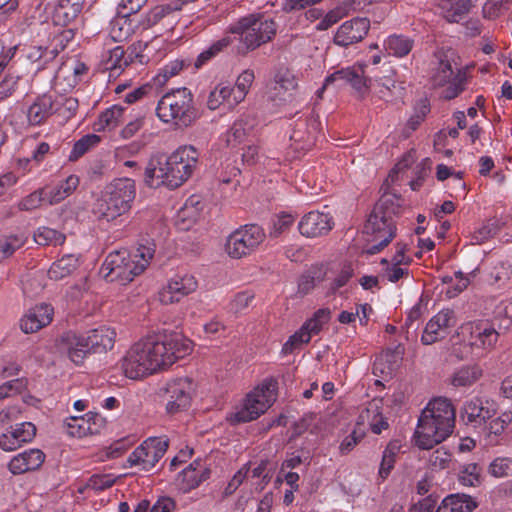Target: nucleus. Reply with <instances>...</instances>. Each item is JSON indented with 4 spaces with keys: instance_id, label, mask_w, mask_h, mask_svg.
Instances as JSON below:
<instances>
[{
    "instance_id": "nucleus-1",
    "label": "nucleus",
    "mask_w": 512,
    "mask_h": 512,
    "mask_svg": "<svg viewBox=\"0 0 512 512\" xmlns=\"http://www.w3.org/2000/svg\"><path fill=\"white\" fill-rule=\"evenodd\" d=\"M192 341L170 332L140 339L127 351L122 362L126 377L139 379L166 370L192 352Z\"/></svg>"
},
{
    "instance_id": "nucleus-2",
    "label": "nucleus",
    "mask_w": 512,
    "mask_h": 512,
    "mask_svg": "<svg viewBox=\"0 0 512 512\" xmlns=\"http://www.w3.org/2000/svg\"><path fill=\"white\" fill-rule=\"evenodd\" d=\"M199 158L200 152L192 145H182L167 157L152 158L145 169V183L154 188H178L192 176Z\"/></svg>"
},
{
    "instance_id": "nucleus-3",
    "label": "nucleus",
    "mask_w": 512,
    "mask_h": 512,
    "mask_svg": "<svg viewBox=\"0 0 512 512\" xmlns=\"http://www.w3.org/2000/svg\"><path fill=\"white\" fill-rule=\"evenodd\" d=\"M455 424V409L447 398L431 400L422 411L414 433L415 444L421 449H431L444 441Z\"/></svg>"
},
{
    "instance_id": "nucleus-4",
    "label": "nucleus",
    "mask_w": 512,
    "mask_h": 512,
    "mask_svg": "<svg viewBox=\"0 0 512 512\" xmlns=\"http://www.w3.org/2000/svg\"><path fill=\"white\" fill-rule=\"evenodd\" d=\"M400 198L396 195H384L375 205L365 225L364 233L370 236L367 253L377 254L395 237L396 226L393 216L400 213Z\"/></svg>"
},
{
    "instance_id": "nucleus-5",
    "label": "nucleus",
    "mask_w": 512,
    "mask_h": 512,
    "mask_svg": "<svg viewBox=\"0 0 512 512\" xmlns=\"http://www.w3.org/2000/svg\"><path fill=\"white\" fill-rule=\"evenodd\" d=\"M154 253V244L139 245L134 252L127 250L111 252L102 264L101 273L107 281L125 285L148 267Z\"/></svg>"
},
{
    "instance_id": "nucleus-6",
    "label": "nucleus",
    "mask_w": 512,
    "mask_h": 512,
    "mask_svg": "<svg viewBox=\"0 0 512 512\" xmlns=\"http://www.w3.org/2000/svg\"><path fill=\"white\" fill-rule=\"evenodd\" d=\"M136 185L130 178H118L109 183L93 204L92 212L99 220L114 222L132 208Z\"/></svg>"
},
{
    "instance_id": "nucleus-7",
    "label": "nucleus",
    "mask_w": 512,
    "mask_h": 512,
    "mask_svg": "<svg viewBox=\"0 0 512 512\" xmlns=\"http://www.w3.org/2000/svg\"><path fill=\"white\" fill-rule=\"evenodd\" d=\"M155 110L161 122L173 124L179 128L191 126L198 118L194 96L186 87L172 89L165 93L158 101Z\"/></svg>"
},
{
    "instance_id": "nucleus-8",
    "label": "nucleus",
    "mask_w": 512,
    "mask_h": 512,
    "mask_svg": "<svg viewBox=\"0 0 512 512\" xmlns=\"http://www.w3.org/2000/svg\"><path fill=\"white\" fill-rule=\"evenodd\" d=\"M276 382L265 380L249 392L243 401L229 412L226 420L231 425L246 423L256 420L275 401Z\"/></svg>"
},
{
    "instance_id": "nucleus-9",
    "label": "nucleus",
    "mask_w": 512,
    "mask_h": 512,
    "mask_svg": "<svg viewBox=\"0 0 512 512\" xmlns=\"http://www.w3.org/2000/svg\"><path fill=\"white\" fill-rule=\"evenodd\" d=\"M276 31L275 21L260 14L242 17L229 27V32L239 35L241 42L250 50L271 41Z\"/></svg>"
},
{
    "instance_id": "nucleus-10",
    "label": "nucleus",
    "mask_w": 512,
    "mask_h": 512,
    "mask_svg": "<svg viewBox=\"0 0 512 512\" xmlns=\"http://www.w3.org/2000/svg\"><path fill=\"white\" fill-rule=\"evenodd\" d=\"M430 82L433 88H442L441 97L443 99H455L466 89L467 69L453 66L452 61L443 55L432 69Z\"/></svg>"
},
{
    "instance_id": "nucleus-11",
    "label": "nucleus",
    "mask_w": 512,
    "mask_h": 512,
    "mask_svg": "<svg viewBox=\"0 0 512 512\" xmlns=\"http://www.w3.org/2000/svg\"><path fill=\"white\" fill-rule=\"evenodd\" d=\"M22 116L11 115L9 123L12 126L36 128L46 125L56 114L54 96L51 93H41L27 100L22 107Z\"/></svg>"
},
{
    "instance_id": "nucleus-12",
    "label": "nucleus",
    "mask_w": 512,
    "mask_h": 512,
    "mask_svg": "<svg viewBox=\"0 0 512 512\" xmlns=\"http://www.w3.org/2000/svg\"><path fill=\"white\" fill-rule=\"evenodd\" d=\"M264 230L256 224L244 225L233 231L226 239L225 251L233 259L252 254L264 241Z\"/></svg>"
},
{
    "instance_id": "nucleus-13",
    "label": "nucleus",
    "mask_w": 512,
    "mask_h": 512,
    "mask_svg": "<svg viewBox=\"0 0 512 512\" xmlns=\"http://www.w3.org/2000/svg\"><path fill=\"white\" fill-rule=\"evenodd\" d=\"M331 319V310L329 308H320L314 312L312 317L307 319L298 331L291 335L282 347L284 354H291L302 344L310 342L313 336L318 335L325 324Z\"/></svg>"
},
{
    "instance_id": "nucleus-14",
    "label": "nucleus",
    "mask_w": 512,
    "mask_h": 512,
    "mask_svg": "<svg viewBox=\"0 0 512 512\" xmlns=\"http://www.w3.org/2000/svg\"><path fill=\"white\" fill-rule=\"evenodd\" d=\"M168 448L167 440L150 437L138 446L128 457L131 467L149 471L164 456Z\"/></svg>"
},
{
    "instance_id": "nucleus-15",
    "label": "nucleus",
    "mask_w": 512,
    "mask_h": 512,
    "mask_svg": "<svg viewBox=\"0 0 512 512\" xmlns=\"http://www.w3.org/2000/svg\"><path fill=\"white\" fill-rule=\"evenodd\" d=\"M194 385L189 378H176L166 385V410L175 414L187 409L192 400Z\"/></svg>"
},
{
    "instance_id": "nucleus-16",
    "label": "nucleus",
    "mask_w": 512,
    "mask_h": 512,
    "mask_svg": "<svg viewBox=\"0 0 512 512\" xmlns=\"http://www.w3.org/2000/svg\"><path fill=\"white\" fill-rule=\"evenodd\" d=\"M368 79L365 77L364 69L361 65H355L345 69L338 70L326 77L321 89L318 90L319 96L331 84L337 83L339 87L350 85L360 97L368 92Z\"/></svg>"
},
{
    "instance_id": "nucleus-17",
    "label": "nucleus",
    "mask_w": 512,
    "mask_h": 512,
    "mask_svg": "<svg viewBox=\"0 0 512 512\" xmlns=\"http://www.w3.org/2000/svg\"><path fill=\"white\" fill-rule=\"evenodd\" d=\"M87 72L88 67L85 63L76 59H68L60 65L53 75L55 90L60 93L70 92L82 81Z\"/></svg>"
},
{
    "instance_id": "nucleus-18",
    "label": "nucleus",
    "mask_w": 512,
    "mask_h": 512,
    "mask_svg": "<svg viewBox=\"0 0 512 512\" xmlns=\"http://www.w3.org/2000/svg\"><path fill=\"white\" fill-rule=\"evenodd\" d=\"M197 280L191 274H176L159 291V301L164 305L179 302L197 288Z\"/></svg>"
},
{
    "instance_id": "nucleus-19",
    "label": "nucleus",
    "mask_w": 512,
    "mask_h": 512,
    "mask_svg": "<svg viewBox=\"0 0 512 512\" xmlns=\"http://www.w3.org/2000/svg\"><path fill=\"white\" fill-rule=\"evenodd\" d=\"M370 29V21L365 17H355L342 23L336 30L333 42L347 48L361 42Z\"/></svg>"
},
{
    "instance_id": "nucleus-20",
    "label": "nucleus",
    "mask_w": 512,
    "mask_h": 512,
    "mask_svg": "<svg viewBox=\"0 0 512 512\" xmlns=\"http://www.w3.org/2000/svg\"><path fill=\"white\" fill-rule=\"evenodd\" d=\"M461 330L463 335L469 334L467 341L471 347L483 350L493 349L499 338L496 329L485 321L469 322L463 325Z\"/></svg>"
},
{
    "instance_id": "nucleus-21",
    "label": "nucleus",
    "mask_w": 512,
    "mask_h": 512,
    "mask_svg": "<svg viewBox=\"0 0 512 512\" xmlns=\"http://www.w3.org/2000/svg\"><path fill=\"white\" fill-rule=\"evenodd\" d=\"M334 226L333 217L328 212L318 210L306 213L298 223L301 235L316 238L328 234Z\"/></svg>"
},
{
    "instance_id": "nucleus-22",
    "label": "nucleus",
    "mask_w": 512,
    "mask_h": 512,
    "mask_svg": "<svg viewBox=\"0 0 512 512\" xmlns=\"http://www.w3.org/2000/svg\"><path fill=\"white\" fill-rule=\"evenodd\" d=\"M103 425L104 419L98 413L88 412L84 416L66 418L63 428L69 436L82 438L99 433Z\"/></svg>"
},
{
    "instance_id": "nucleus-23",
    "label": "nucleus",
    "mask_w": 512,
    "mask_h": 512,
    "mask_svg": "<svg viewBox=\"0 0 512 512\" xmlns=\"http://www.w3.org/2000/svg\"><path fill=\"white\" fill-rule=\"evenodd\" d=\"M495 414V403L480 397H474L467 401L462 411L463 419L473 427L486 424Z\"/></svg>"
},
{
    "instance_id": "nucleus-24",
    "label": "nucleus",
    "mask_w": 512,
    "mask_h": 512,
    "mask_svg": "<svg viewBox=\"0 0 512 512\" xmlns=\"http://www.w3.org/2000/svg\"><path fill=\"white\" fill-rule=\"evenodd\" d=\"M455 324L454 311L442 309L434 315L426 324L421 342L424 345H431L445 337L448 328Z\"/></svg>"
},
{
    "instance_id": "nucleus-25",
    "label": "nucleus",
    "mask_w": 512,
    "mask_h": 512,
    "mask_svg": "<svg viewBox=\"0 0 512 512\" xmlns=\"http://www.w3.org/2000/svg\"><path fill=\"white\" fill-rule=\"evenodd\" d=\"M62 348L75 365H82L86 358L94 354L84 333L68 332L62 336Z\"/></svg>"
},
{
    "instance_id": "nucleus-26",
    "label": "nucleus",
    "mask_w": 512,
    "mask_h": 512,
    "mask_svg": "<svg viewBox=\"0 0 512 512\" xmlns=\"http://www.w3.org/2000/svg\"><path fill=\"white\" fill-rule=\"evenodd\" d=\"M258 120L255 115L243 114L234 121L230 129L225 133V141L228 147H236L248 137L255 135Z\"/></svg>"
},
{
    "instance_id": "nucleus-27",
    "label": "nucleus",
    "mask_w": 512,
    "mask_h": 512,
    "mask_svg": "<svg viewBox=\"0 0 512 512\" xmlns=\"http://www.w3.org/2000/svg\"><path fill=\"white\" fill-rule=\"evenodd\" d=\"M54 309L50 304L41 303L32 307L20 320L21 330L34 333L51 323Z\"/></svg>"
},
{
    "instance_id": "nucleus-28",
    "label": "nucleus",
    "mask_w": 512,
    "mask_h": 512,
    "mask_svg": "<svg viewBox=\"0 0 512 512\" xmlns=\"http://www.w3.org/2000/svg\"><path fill=\"white\" fill-rule=\"evenodd\" d=\"M35 435V425L31 422H22L0 435V448L4 451H14L23 444L31 442Z\"/></svg>"
},
{
    "instance_id": "nucleus-29",
    "label": "nucleus",
    "mask_w": 512,
    "mask_h": 512,
    "mask_svg": "<svg viewBox=\"0 0 512 512\" xmlns=\"http://www.w3.org/2000/svg\"><path fill=\"white\" fill-rule=\"evenodd\" d=\"M45 454L39 449H27L15 455L8 463V470L13 475H20L37 470L44 463Z\"/></svg>"
},
{
    "instance_id": "nucleus-30",
    "label": "nucleus",
    "mask_w": 512,
    "mask_h": 512,
    "mask_svg": "<svg viewBox=\"0 0 512 512\" xmlns=\"http://www.w3.org/2000/svg\"><path fill=\"white\" fill-rule=\"evenodd\" d=\"M484 374L481 365L477 363L464 364L457 367L449 377V383L457 389H468L476 384Z\"/></svg>"
},
{
    "instance_id": "nucleus-31",
    "label": "nucleus",
    "mask_w": 512,
    "mask_h": 512,
    "mask_svg": "<svg viewBox=\"0 0 512 512\" xmlns=\"http://www.w3.org/2000/svg\"><path fill=\"white\" fill-rule=\"evenodd\" d=\"M210 477V470L202 467L198 461L190 463L177 477L178 485L184 492L197 488Z\"/></svg>"
},
{
    "instance_id": "nucleus-32",
    "label": "nucleus",
    "mask_w": 512,
    "mask_h": 512,
    "mask_svg": "<svg viewBox=\"0 0 512 512\" xmlns=\"http://www.w3.org/2000/svg\"><path fill=\"white\" fill-rule=\"evenodd\" d=\"M94 354L106 353L114 347L116 331L107 326H100L85 332Z\"/></svg>"
},
{
    "instance_id": "nucleus-33",
    "label": "nucleus",
    "mask_w": 512,
    "mask_h": 512,
    "mask_svg": "<svg viewBox=\"0 0 512 512\" xmlns=\"http://www.w3.org/2000/svg\"><path fill=\"white\" fill-rule=\"evenodd\" d=\"M126 108L112 105L102 111L93 123L95 132H111L125 120Z\"/></svg>"
},
{
    "instance_id": "nucleus-34",
    "label": "nucleus",
    "mask_w": 512,
    "mask_h": 512,
    "mask_svg": "<svg viewBox=\"0 0 512 512\" xmlns=\"http://www.w3.org/2000/svg\"><path fill=\"white\" fill-rule=\"evenodd\" d=\"M297 82L293 74L285 69L279 70L274 76V86L270 89V98L274 101L285 102L295 90Z\"/></svg>"
},
{
    "instance_id": "nucleus-35",
    "label": "nucleus",
    "mask_w": 512,
    "mask_h": 512,
    "mask_svg": "<svg viewBox=\"0 0 512 512\" xmlns=\"http://www.w3.org/2000/svg\"><path fill=\"white\" fill-rule=\"evenodd\" d=\"M476 507L471 496L457 493L445 497L436 512H472Z\"/></svg>"
},
{
    "instance_id": "nucleus-36",
    "label": "nucleus",
    "mask_w": 512,
    "mask_h": 512,
    "mask_svg": "<svg viewBox=\"0 0 512 512\" xmlns=\"http://www.w3.org/2000/svg\"><path fill=\"white\" fill-rule=\"evenodd\" d=\"M79 185V177L77 175H69L65 180L59 184L45 188L47 192V203L49 205L57 204L70 196Z\"/></svg>"
},
{
    "instance_id": "nucleus-37",
    "label": "nucleus",
    "mask_w": 512,
    "mask_h": 512,
    "mask_svg": "<svg viewBox=\"0 0 512 512\" xmlns=\"http://www.w3.org/2000/svg\"><path fill=\"white\" fill-rule=\"evenodd\" d=\"M383 46L388 55L403 58L412 51L414 40L405 35L393 34L385 39Z\"/></svg>"
},
{
    "instance_id": "nucleus-38",
    "label": "nucleus",
    "mask_w": 512,
    "mask_h": 512,
    "mask_svg": "<svg viewBox=\"0 0 512 512\" xmlns=\"http://www.w3.org/2000/svg\"><path fill=\"white\" fill-rule=\"evenodd\" d=\"M471 0H441L440 14L448 22H459L470 8Z\"/></svg>"
},
{
    "instance_id": "nucleus-39",
    "label": "nucleus",
    "mask_w": 512,
    "mask_h": 512,
    "mask_svg": "<svg viewBox=\"0 0 512 512\" xmlns=\"http://www.w3.org/2000/svg\"><path fill=\"white\" fill-rule=\"evenodd\" d=\"M78 267V257L73 254L62 256L53 262L48 270V277L52 280H61L69 276Z\"/></svg>"
},
{
    "instance_id": "nucleus-40",
    "label": "nucleus",
    "mask_w": 512,
    "mask_h": 512,
    "mask_svg": "<svg viewBox=\"0 0 512 512\" xmlns=\"http://www.w3.org/2000/svg\"><path fill=\"white\" fill-rule=\"evenodd\" d=\"M231 85L221 82L210 91L207 98V107L210 110L218 109L222 104L226 103L229 107H235L232 101Z\"/></svg>"
},
{
    "instance_id": "nucleus-41",
    "label": "nucleus",
    "mask_w": 512,
    "mask_h": 512,
    "mask_svg": "<svg viewBox=\"0 0 512 512\" xmlns=\"http://www.w3.org/2000/svg\"><path fill=\"white\" fill-rule=\"evenodd\" d=\"M129 64L125 57L123 47L116 46L108 52V56L103 60V69L110 72V76L119 75Z\"/></svg>"
},
{
    "instance_id": "nucleus-42",
    "label": "nucleus",
    "mask_w": 512,
    "mask_h": 512,
    "mask_svg": "<svg viewBox=\"0 0 512 512\" xmlns=\"http://www.w3.org/2000/svg\"><path fill=\"white\" fill-rule=\"evenodd\" d=\"M400 450V441L392 440L388 443L385 450L383 451L382 460L378 471L379 478L382 481L389 476L390 472L394 468L396 457L399 454Z\"/></svg>"
},
{
    "instance_id": "nucleus-43",
    "label": "nucleus",
    "mask_w": 512,
    "mask_h": 512,
    "mask_svg": "<svg viewBox=\"0 0 512 512\" xmlns=\"http://www.w3.org/2000/svg\"><path fill=\"white\" fill-rule=\"evenodd\" d=\"M255 79L254 71L244 70L236 79L235 86L231 87L234 105L240 104L246 98Z\"/></svg>"
},
{
    "instance_id": "nucleus-44",
    "label": "nucleus",
    "mask_w": 512,
    "mask_h": 512,
    "mask_svg": "<svg viewBox=\"0 0 512 512\" xmlns=\"http://www.w3.org/2000/svg\"><path fill=\"white\" fill-rule=\"evenodd\" d=\"M27 241L24 233L9 234L0 236V260L12 256L22 248Z\"/></svg>"
},
{
    "instance_id": "nucleus-45",
    "label": "nucleus",
    "mask_w": 512,
    "mask_h": 512,
    "mask_svg": "<svg viewBox=\"0 0 512 512\" xmlns=\"http://www.w3.org/2000/svg\"><path fill=\"white\" fill-rule=\"evenodd\" d=\"M231 44L230 37H223L215 42H213L206 50L202 51L194 62V66L196 69L202 68L209 61H211L214 57H216L223 49L228 47Z\"/></svg>"
},
{
    "instance_id": "nucleus-46",
    "label": "nucleus",
    "mask_w": 512,
    "mask_h": 512,
    "mask_svg": "<svg viewBox=\"0 0 512 512\" xmlns=\"http://www.w3.org/2000/svg\"><path fill=\"white\" fill-rule=\"evenodd\" d=\"M34 240L37 244L42 246H57L65 242L66 236L53 228L43 226L39 227L34 232Z\"/></svg>"
},
{
    "instance_id": "nucleus-47",
    "label": "nucleus",
    "mask_w": 512,
    "mask_h": 512,
    "mask_svg": "<svg viewBox=\"0 0 512 512\" xmlns=\"http://www.w3.org/2000/svg\"><path fill=\"white\" fill-rule=\"evenodd\" d=\"M101 142V137L96 134H87L75 142L69 154V160L76 161L86 154L89 150L96 147Z\"/></svg>"
},
{
    "instance_id": "nucleus-48",
    "label": "nucleus",
    "mask_w": 512,
    "mask_h": 512,
    "mask_svg": "<svg viewBox=\"0 0 512 512\" xmlns=\"http://www.w3.org/2000/svg\"><path fill=\"white\" fill-rule=\"evenodd\" d=\"M189 63L184 59H175L165 64L155 76V83L158 85L165 84L170 78L178 75Z\"/></svg>"
},
{
    "instance_id": "nucleus-49",
    "label": "nucleus",
    "mask_w": 512,
    "mask_h": 512,
    "mask_svg": "<svg viewBox=\"0 0 512 512\" xmlns=\"http://www.w3.org/2000/svg\"><path fill=\"white\" fill-rule=\"evenodd\" d=\"M54 104L56 114L66 121L73 118L79 108L78 100L74 97L54 96Z\"/></svg>"
},
{
    "instance_id": "nucleus-50",
    "label": "nucleus",
    "mask_w": 512,
    "mask_h": 512,
    "mask_svg": "<svg viewBox=\"0 0 512 512\" xmlns=\"http://www.w3.org/2000/svg\"><path fill=\"white\" fill-rule=\"evenodd\" d=\"M366 413L371 431L374 434H380L383 430L388 428L387 419L379 411V405L376 401L369 404Z\"/></svg>"
},
{
    "instance_id": "nucleus-51",
    "label": "nucleus",
    "mask_w": 512,
    "mask_h": 512,
    "mask_svg": "<svg viewBox=\"0 0 512 512\" xmlns=\"http://www.w3.org/2000/svg\"><path fill=\"white\" fill-rule=\"evenodd\" d=\"M482 468L477 463H469L459 474V481L464 486L477 487L481 484Z\"/></svg>"
},
{
    "instance_id": "nucleus-52",
    "label": "nucleus",
    "mask_w": 512,
    "mask_h": 512,
    "mask_svg": "<svg viewBox=\"0 0 512 512\" xmlns=\"http://www.w3.org/2000/svg\"><path fill=\"white\" fill-rule=\"evenodd\" d=\"M146 123L144 114L137 112L132 114L125 126L120 130L119 136L123 140H128L134 137Z\"/></svg>"
},
{
    "instance_id": "nucleus-53",
    "label": "nucleus",
    "mask_w": 512,
    "mask_h": 512,
    "mask_svg": "<svg viewBox=\"0 0 512 512\" xmlns=\"http://www.w3.org/2000/svg\"><path fill=\"white\" fill-rule=\"evenodd\" d=\"M47 192L45 188L38 189L25 196L19 203L18 208L21 211H32L47 203Z\"/></svg>"
},
{
    "instance_id": "nucleus-54",
    "label": "nucleus",
    "mask_w": 512,
    "mask_h": 512,
    "mask_svg": "<svg viewBox=\"0 0 512 512\" xmlns=\"http://www.w3.org/2000/svg\"><path fill=\"white\" fill-rule=\"evenodd\" d=\"M493 313L501 327L512 328V299L501 300L495 306Z\"/></svg>"
},
{
    "instance_id": "nucleus-55",
    "label": "nucleus",
    "mask_w": 512,
    "mask_h": 512,
    "mask_svg": "<svg viewBox=\"0 0 512 512\" xmlns=\"http://www.w3.org/2000/svg\"><path fill=\"white\" fill-rule=\"evenodd\" d=\"M488 472L495 478H504L512 475V458L497 457L488 467Z\"/></svg>"
},
{
    "instance_id": "nucleus-56",
    "label": "nucleus",
    "mask_w": 512,
    "mask_h": 512,
    "mask_svg": "<svg viewBox=\"0 0 512 512\" xmlns=\"http://www.w3.org/2000/svg\"><path fill=\"white\" fill-rule=\"evenodd\" d=\"M21 77L8 73L0 81V102L12 97L19 88Z\"/></svg>"
},
{
    "instance_id": "nucleus-57",
    "label": "nucleus",
    "mask_w": 512,
    "mask_h": 512,
    "mask_svg": "<svg viewBox=\"0 0 512 512\" xmlns=\"http://www.w3.org/2000/svg\"><path fill=\"white\" fill-rule=\"evenodd\" d=\"M295 222V216L291 213L282 212L278 214L272 222L270 235L279 237L282 233L288 231Z\"/></svg>"
},
{
    "instance_id": "nucleus-58",
    "label": "nucleus",
    "mask_w": 512,
    "mask_h": 512,
    "mask_svg": "<svg viewBox=\"0 0 512 512\" xmlns=\"http://www.w3.org/2000/svg\"><path fill=\"white\" fill-rule=\"evenodd\" d=\"M452 455L445 448L441 447L433 451L428 459L429 466L433 470H441L448 467Z\"/></svg>"
},
{
    "instance_id": "nucleus-59",
    "label": "nucleus",
    "mask_w": 512,
    "mask_h": 512,
    "mask_svg": "<svg viewBox=\"0 0 512 512\" xmlns=\"http://www.w3.org/2000/svg\"><path fill=\"white\" fill-rule=\"evenodd\" d=\"M508 2L505 0H487L483 6V15L488 19H495L508 9Z\"/></svg>"
},
{
    "instance_id": "nucleus-60",
    "label": "nucleus",
    "mask_w": 512,
    "mask_h": 512,
    "mask_svg": "<svg viewBox=\"0 0 512 512\" xmlns=\"http://www.w3.org/2000/svg\"><path fill=\"white\" fill-rule=\"evenodd\" d=\"M353 268L350 264L342 267L339 274L330 283L329 291L335 294L341 287L345 286L353 276Z\"/></svg>"
},
{
    "instance_id": "nucleus-61",
    "label": "nucleus",
    "mask_w": 512,
    "mask_h": 512,
    "mask_svg": "<svg viewBox=\"0 0 512 512\" xmlns=\"http://www.w3.org/2000/svg\"><path fill=\"white\" fill-rule=\"evenodd\" d=\"M147 1L148 0H121L117 7V13L122 17H128L140 11Z\"/></svg>"
},
{
    "instance_id": "nucleus-62",
    "label": "nucleus",
    "mask_w": 512,
    "mask_h": 512,
    "mask_svg": "<svg viewBox=\"0 0 512 512\" xmlns=\"http://www.w3.org/2000/svg\"><path fill=\"white\" fill-rule=\"evenodd\" d=\"M248 471H249L248 468L243 467L234 474L232 479L228 482V484L226 485V487L223 490L224 497H228V496L232 495L239 488V486L243 483V481L247 477Z\"/></svg>"
},
{
    "instance_id": "nucleus-63",
    "label": "nucleus",
    "mask_w": 512,
    "mask_h": 512,
    "mask_svg": "<svg viewBox=\"0 0 512 512\" xmlns=\"http://www.w3.org/2000/svg\"><path fill=\"white\" fill-rule=\"evenodd\" d=\"M254 295L250 292L244 291L235 295L231 302V309L235 313H240L245 310L253 301Z\"/></svg>"
},
{
    "instance_id": "nucleus-64",
    "label": "nucleus",
    "mask_w": 512,
    "mask_h": 512,
    "mask_svg": "<svg viewBox=\"0 0 512 512\" xmlns=\"http://www.w3.org/2000/svg\"><path fill=\"white\" fill-rule=\"evenodd\" d=\"M176 508V502L168 496H161L153 504L150 512H173Z\"/></svg>"
}]
</instances>
